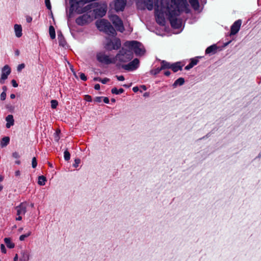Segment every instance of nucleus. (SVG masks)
<instances>
[{
  "label": "nucleus",
  "mask_w": 261,
  "mask_h": 261,
  "mask_svg": "<svg viewBox=\"0 0 261 261\" xmlns=\"http://www.w3.org/2000/svg\"><path fill=\"white\" fill-rule=\"evenodd\" d=\"M84 10H85L83 13L91 9H93V14L94 17H101L105 16L107 11V4L106 3H93L85 7H82Z\"/></svg>",
  "instance_id": "f257e3e1"
},
{
  "label": "nucleus",
  "mask_w": 261,
  "mask_h": 261,
  "mask_svg": "<svg viewBox=\"0 0 261 261\" xmlns=\"http://www.w3.org/2000/svg\"><path fill=\"white\" fill-rule=\"evenodd\" d=\"M131 51L122 48L114 57L115 64L120 65L122 63L129 61L133 58Z\"/></svg>",
  "instance_id": "f03ea898"
},
{
  "label": "nucleus",
  "mask_w": 261,
  "mask_h": 261,
  "mask_svg": "<svg viewBox=\"0 0 261 261\" xmlns=\"http://www.w3.org/2000/svg\"><path fill=\"white\" fill-rule=\"evenodd\" d=\"M96 25L100 31H103L108 35L114 36L116 34L115 29L107 20L101 19L97 20L96 22Z\"/></svg>",
  "instance_id": "7ed1b4c3"
},
{
  "label": "nucleus",
  "mask_w": 261,
  "mask_h": 261,
  "mask_svg": "<svg viewBox=\"0 0 261 261\" xmlns=\"http://www.w3.org/2000/svg\"><path fill=\"white\" fill-rule=\"evenodd\" d=\"M96 58L97 61L103 65L114 64V57L106 54L105 51H101L97 53Z\"/></svg>",
  "instance_id": "20e7f679"
},
{
  "label": "nucleus",
  "mask_w": 261,
  "mask_h": 261,
  "mask_svg": "<svg viewBox=\"0 0 261 261\" xmlns=\"http://www.w3.org/2000/svg\"><path fill=\"white\" fill-rule=\"evenodd\" d=\"M125 46L133 50L136 55L141 56L144 54L145 49L141 43L136 41H126Z\"/></svg>",
  "instance_id": "39448f33"
},
{
  "label": "nucleus",
  "mask_w": 261,
  "mask_h": 261,
  "mask_svg": "<svg viewBox=\"0 0 261 261\" xmlns=\"http://www.w3.org/2000/svg\"><path fill=\"white\" fill-rule=\"evenodd\" d=\"M110 19L115 25L116 30L120 32L124 31L123 23L121 19L116 15H112L110 17Z\"/></svg>",
  "instance_id": "423d86ee"
},
{
  "label": "nucleus",
  "mask_w": 261,
  "mask_h": 261,
  "mask_svg": "<svg viewBox=\"0 0 261 261\" xmlns=\"http://www.w3.org/2000/svg\"><path fill=\"white\" fill-rule=\"evenodd\" d=\"M121 46V41L119 38H115L108 41L106 48L110 50H117Z\"/></svg>",
  "instance_id": "0eeeda50"
},
{
  "label": "nucleus",
  "mask_w": 261,
  "mask_h": 261,
  "mask_svg": "<svg viewBox=\"0 0 261 261\" xmlns=\"http://www.w3.org/2000/svg\"><path fill=\"white\" fill-rule=\"evenodd\" d=\"M93 15L91 16L90 14L86 13L77 17L75 20V22L79 25H83L91 22L93 20Z\"/></svg>",
  "instance_id": "6e6552de"
},
{
  "label": "nucleus",
  "mask_w": 261,
  "mask_h": 261,
  "mask_svg": "<svg viewBox=\"0 0 261 261\" xmlns=\"http://www.w3.org/2000/svg\"><path fill=\"white\" fill-rule=\"evenodd\" d=\"M139 65V60L138 59H135L133 61L128 64L122 65V68L126 70L133 71L136 70Z\"/></svg>",
  "instance_id": "1a4fd4ad"
},
{
  "label": "nucleus",
  "mask_w": 261,
  "mask_h": 261,
  "mask_svg": "<svg viewBox=\"0 0 261 261\" xmlns=\"http://www.w3.org/2000/svg\"><path fill=\"white\" fill-rule=\"evenodd\" d=\"M11 73V68L10 67L6 65L2 69V73L0 79V83L3 84L4 83L5 81L8 78V76Z\"/></svg>",
  "instance_id": "9d476101"
},
{
  "label": "nucleus",
  "mask_w": 261,
  "mask_h": 261,
  "mask_svg": "<svg viewBox=\"0 0 261 261\" xmlns=\"http://www.w3.org/2000/svg\"><path fill=\"white\" fill-rule=\"evenodd\" d=\"M126 0H115L114 8L116 11H123L126 5Z\"/></svg>",
  "instance_id": "9b49d317"
},
{
  "label": "nucleus",
  "mask_w": 261,
  "mask_h": 261,
  "mask_svg": "<svg viewBox=\"0 0 261 261\" xmlns=\"http://www.w3.org/2000/svg\"><path fill=\"white\" fill-rule=\"evenodd\" d=\"M242 24L241 20L236 21L231 27L230 35H235L239 31Z\"/></svg>",
  "instance_id": "f8f14e48"
},
{
  "label": "nucleus",
  "mask_w": 261,
  "mask_h": 261,
  "mask_svg": "<svg viewBox=\"0 0 261 261\" xmlns=\"http://www.w3.org/2000/svg\"><path fill=\"white\" fill-rule=\"evenodd\" d=\"M17 211V215H23L26 212V205L23 203L15 207Z\"/></svg>",
  "instance_id": "ddd939ff"
},
{
  "label": "nucleus",
  "mask_w": 261,
  "mask_h": 261,
  "mask_svg": "<svg viewBox=\"0 0 261 261\" xmlns=\"http://www.w3.org/2000/svg\"><path fill=\"white\" fill-rule=\"evenodd\" d=\"M182 65H181L180 63L176 62L174 64H171V69L173 72H175L178 70H181L182 69Z\"/></svg>",
  "instance_id": "4468645a"
},
{
  "label": "nucleus",
  "mask_w": 261,
  "mask_h": 261,
  "mask_svg": "<svg viewBox=\"0 0 261 261\" xmlns=\"http://www.w3.org/2000/svg\"><path fill=\"white\" fill-rule=\"evenodd\" d=\"M6 120L7 121L6 127L10 128L11 126L14 125L13 116L12 115H9L7 116Z\"/></svg>",
  "instance_id": "2eb2a0df"
},
{
  "label": "nucleus",
  "mask_w": 261,
  "mask_h": 261,
  "mask_svg": "<svg viewBox=\"0 0 261 261\" xmlns=\"http://www.w3.org/2000/svg\"><path fill=\"white\" fill-rule=\"evenodd\" d=\"M217 49V47L216 45H213L208 47L205 50L206 54H214Z\"/></svg>",
  "instance_id": "dca6fc26"
},
{
  "label": "nucleus",
  "mask_w": 261,
  "mask_h": 261,
  "mask_svg": "<svg viewBox=\"0 0 261 261\" xmlns=\"http://www.w3.org/2000/svg\"><path fill=\"white\" fill-rule=\"evenodd\" d=\"M10 142V138L9 137H5L3 138L0 142V146L2 148L7 146Z\"/></svg>",
  "instance_id": "f3484780"
},
{
  "label": "nucleus",
  "mask_w": 261,
  "mask_h": 261,
  "mask_svg": "<svg viewBox=\"0 0 261 261\" xmlns=\"http://www.w3.org/2000/svg\"><path fill=\"white\" fill-rule=\"evenodd\" d=\"M14 30L16 36L17 37H20L22 36V28L20 25L15 24Z\"/></svg>",
  "instance_id": "a211bd4d"
},
{
  "label": "nucleus",
  "mask_w": 261,
  "mask_h": 261,
  "mask_svg": "<svg viewBox=\"0 0 261 261\" xmlns=\"http://www.w3.org/2000/svg\"><path fill=\"white\" fill-rule=\"evenodd\" d=\"M198 62V60L196 59H192L190 62V63L185 67V69L188 70L194 67L195 65H197Z\"/></svg>",
  "instance_id": "6ab92c4d"
},
{
  "label": "nucleus",
  "mask_w": 261,
  "mask_h": 261,
  "mask_svg": "<svg viewBox=\"0 0 261 261\" xmlns=\"http://www.w3.org/2000/svg\"><path fill=\"white\" fill-rule=\"evenodd\" d=\"M192 7L195 10H198L199 8V4L198 0H189Z\"/></svg>",
  "instance_id": "aec40b11"
},
{
  "label": "nucleus",
  "mask_w": 261,
  "mask_h": 261,
  "mask_svg": "<svg viewBox=\"0 0 261 261\" xmlns=\"http://www.w3.org/2000/svg\"><path fill=\"white\" fill-rule=\"evenodd\" d=\"M5 243L7 245V247L9 248H13L15 246V244L13 243L10 238H6L4 239Z\"/></svg>",
  "instance_id": "412c9836"
},
{
  "label": "nucleus",
  "mask_w": 261,
  "mask_h": 261,
  "mask_svg": "<svg viewBox=\"0 0 261 261\" xmlns=\"http://www.w3.org/2000/svg\"><path fill=\"white\" fill-rule=\"evenodd\" d=\"M161 69H171V64L170 63H168L165 61H162L161 63Z\"/></svg>",
  "instance_id": "4be33fe9"
},
{
  "label": "nucleus",
  "mask_w": 261,
  "mask_h": 261,
  "mask_svg": "<svg viewBox=\"0 0 261 261\" xmlns=\"http://www.w3.org/2000/svg\"><path fill=\"white\" fill-rule=\"evenodd\" d=\"M49 33L50 38L52 39H54L56 37V33H55V30L53 26L50 25L49 28Z\"/></svg>",
  "instance_id": "5701e85b"
},
{
  "label": "nucleus",
  "mask_w": 261,
  "mask_h": 261,
  "mask_svg": "<svg viewBox=\"0 0 261 261\" xmlns=\"http://www.w3.org/2000/svg\"><path fill=\"white\" fill-rule=\"evenodd\" d=\"M46 178L43 176H40L38 177V183L40 186H43L45 184Z\"/></svg>",
  "instance_id": "b1692460"
},
{
  "label": "nucleus",
  "mask_w": 261,
  "mask_h": 261,
  "mask_svg": "<svg viewBox=\"0 0 261 261\" xmlns=\"http://www.w3.org/2000/svg\"><path fill=\"white\" fill-rule=\"evenodd\" d=\"M185 82V80L182 77H180L179 79H178L177 80H176L175 82L174 83V84L173 85L176 86L177 85H182L184 84Z\"/></svg>",
  "instance_id": "393cba45"
},
{
  "label": "nucleus",
  "mask_w": 261,
  "mask_h": 261,
  "mask_svg": "<svg viewBox=\"0 0 261 261\" xmlns=\"http://www.w3.org/2000/svg\"><path fill=\"white\" fill-rule=\"evenodd\" d=\"M111 92L113 94H119L122 93L124 92V90L122 88L117 89L116 88H114L112 89Z\"/></svg>",
  "instance_id": "a878e982"
},
{
  "label": "nucleus",
  "mask_w": 261,
  "mask_h": 261,
  "mask_svg": "<svg viewBox=\"0 0 261 261\" xmlns=\"http://www.w3.org/2000/svg\"><path fill=\"white\" fill-rule=\"evenodd\" d=\"M94 80L100 82L102 84H106L107 82L110 81V79L107 78V77H105V78L102 79L100 78V77H96V78L94 79Z\"/></svg>",
  "instance_id": "bb28decb"
},
{
  "label": "nucleus",
  "mask_w": 261,
  "mask_h": 261,
  "mask_svg": "<svg viewBox=\"0 0 261 261\" xmlns=\"http://www.w3.org/2000/svg\"><path fill=\"white\" fill-rule=\"evenodd\" d=\"M31 232L30 231V232H28L27 233H25L24 234H22L20 236L19 240L20 241H23V240H24L25 238L29 237L31 235Z\"/></svg>",
  "instance_id": "cd10ccee"
},
{
  "label": "nucleus",
  "mask_w": 261,
  "mask_h": 261,
  "mask_svg": "<svg viewBox=\"0 0 261 261\" xmlns=\"http://www.w3.org/2000/svg\"><path fill=\"white\" fill-rule=\"evenodd\" d=\"M51 107L52 109H56L58 105V102L56 100H51Z\"/></svg>",
  "instance_id": "c85d7f7f"
},
{
  "label": "nucleus",
  "mask_w": 261,
  "mask_h": 261,
  "mask_svg": "<svg viewBox=\"0 0 261 261\" xmlns=\"http://www.w3.org/2000/svg\"><path fill=\"white\" fill-rule=\"evenodd\" d=\"M58 39H59L60 45L64 46L65 41L62 40V38H63L62 35L61 34L60 35L58 34Z\"/></svg>",
  "instance_id": "c756f323"
},
{
  "label": "nucleus",
  "mask_w": 261,
  "mask_h": 261,
  "mask_svg": "<svg viewBox=\"0 0 261 261\" xmlns=\"http://www.w3.org/2000/svg\"><path fill=\"white\" fill-rule=\"evenodd\" d=\"M64 157L66 161H68L70 159V154L67 150L64 151Z\"/></svg>",
  "instance_id": "7c9ffc66"
},
{
  "label": "nucleus",
  "mask_w": 261,
  "mask_h": 261,
  "mask_svg": "<svg viewBox=\"0 0 261 261\" xmlns=\"http://www.w3.org/2000/svg\"><path fill=\"white\" fill-rule=\"evenodd\" d=\"M29 260V255L27 253H23L22 258H20V261H28Z\"/></svg>",
  "instance_id": "2f4dec72"
},
{
  "label": "nucleus",
  "mask_w": 261,
  "mask_h": 261,
  "mask_svg": "<svg viewBox=\"0 0 261 261\" xmlns=\"http://www.w3.org/2000/svg\"><path fill=\"white\" fill-rule=\"evenodd\" d=\"M32 164L33 168H35L36 167V166L37 165V162L36 158L35 157H34L33 158Z\"/></svg>",
  "instance_id": "473e14b6"
},
{
  "label": "nucleus",
  "mask_w": 261,
  "mask_h": 261,
  "mask_svg": "<svg viewBox=\"0 0 261 261\" xmlns=\"http://www.w3.org/2000/svg\"><path fill=\"white\" fill-rule=\"evenodd\" d=\"M25 67V65L23 63L19 64L17 67V71L20 72L22 69Z\"/></svg>",
  "instance_id": "72a5a7b5"
},
{
  "label": "nucleus",
  "mask_w": 261,
  "mask_h": 261,
  "mask_svg": "<svg viewBox=\"0 0 261 261\" xmlns=\"http://www.w3.org/2000/svg\"><path fill=\"white\" fill-rule=\"evenodd\" d=\"M80 77L82 80L84 81H86L87 80V77L83 73H80Z\"/></svg>",
  "instance_id": "f704fd0d"
},
{
  "label": "nucleus",
  "mask_w": 261,
  "mask_h": 261,
  "mask_svg": "<svg viewBox=\"0 0 261 261\" xmlns=\"http://www.w3.org/2000/svg\"><path fill=\"white\" fill-rule=\"evenodd\" d=\"M81 163V160L79 159H76L74 160V164H73V166L75 167H77L79 166V164Z\"/></svg>",
  "instance_id": "c9c22d12"
},
{
  "label": "nucleus",
  "mask_w": 261,
  "mask_h": 261,
  "mask_svg": "<svg viewBox=\"0 0 261 261\" xmlns=\"http://www.w3.org/2000/svg\"><path fill=\"white\" fill-rule=\"evenodd\" d=\"M45 5L48 9H51V5L49 0H45Z\"/></svg>",
  "instance_id": "e433bc0d"
},
{
  "label": "nucleus",
  "mask_w": 261,
  "mask_h": 261,
  "mask_svg": "<svg viewBox=\"0 0 261 261\" xmlns=\"http://www.w3.org/2000/svg\"><path fill=\"white\" fill-rule=\"evenodd\" d=\"M12 155L15 159H18L20 157L19 153L16 152V151L14 152L13 153H12Z\"/></svg>",
  "instance_id": "4c0bfd02"
},
{
  "label": "nucleus",
  "mask_w": 261,
  "mask_h": 261,
  "mask_svg": "<svg viewBox=\"0 0 261 261\" xmlns=\"http://www.w3.org/2000/svg\"><path fill=\"white\" fill-rule=\"evenodd\" d=\"M1 251L4 253H6V249L5 248V246L4 244H1Z\"/></svg>",
  "instance_id": "58836bf2"
},
{
  "label": "nucleus",
  "mask_w": 261,
  "mask_h": 261,
  "mask_svg": "<svg viewBox=\"0 0 261 261\" xmlns=\"http://www.w3.org/2000/svg\"><path fill=\"white\" fill-rule=\"evenodd\" d=\"M85 100L87 101H92V98L91 96L88 95H86L85 96Z\"/></svg>",
  "instance_id": "ea45409f"
},
{
  "label": "nucleus",
  "mask_w": 261,
  "mask_h": 261,
  "mask_svg": "<svg viewBox=\"0 0 261 261\" xmlns=\"http://www.w3.org/2000/svg\"><path fill=\"white\" fill-rule=\"evenodd\" d=\"M116 77L117 78V79L118 81H123L124 80V77L123 75H120V76L116 75Z\"/></svg>",
  "instance_id": "a19ab883"
},
{
  "label": "nucleus",
  "mask_w": 261,
  "mask_h": 261,
  "mask_svg": "<svg viewBox=\"0 0 261 261\" xmlns=\"http://www.w3.org/2000/svg\"><path fill=\"white\" fill-rule=\"evenodd\" d=\"M11 83L14 87H18V84L15 80H12L11 81Z\"/></svg>",
  "instance_id": "79ce46f5"
},
{
  "label": "nucleus",
  "mask_w": 261,
  "mask_h": 261,
  "mask_svg": "<svg viewBox=\"0 0 261 261\" xmlns=\"http://www.w3.org/2000/svg\"><path fill=\"white\" fill-rule=\"evenodd\" d=\"M6 94L5 92H3L1 95V98L2 100H4L6 98Z\"/></svg>",
  "instance_id": "37998d69"
},
{
  "label": "nucleus",
  "mask_w": 261,
  "mask_h": 261,
  "mask_svg": "<svg viewBox=\"0 0 261 261\" xmlns=\"http://www.w3.org/2000/svg\"><path fill=\"white\" fill-rule=\"evenodd\" d=\"M103 101L105 103H108L109 102V99L107 97H105L103 98Z\"/></svg>",
  "instance_id": "c03bdc74"
},
{
  "label": "nucleus",
  "mask_w": 261,
  "mask_h": 261,
  "mask_svg": "<svg viewBox=\"0 0 261 261\" xmlns=\"http://www.w3.org/2000/svg\"><path fill=\"white\" fill-rule=\"evenodd\" d=\"M162 70H163L162 69H161V67L160 68H158L157 69H156L155 70V72H154V74H158Z\"/></svg>",
  "instance_id": "a18cd8bd"
},
{
  "label": "nucleus",
  "mask_w": 261,
  "mask_h": 261,
  "mask_svg": "<svg viewBox=\"0 0 261 261\" xmlns=\"http://www.w3.org/2000/svg\"><path fill=\"white\" fill-rule=\"evenodd\" d=\"M102 98V97H97L95 98V101L98 102H100L101 101Z\"/></svg>",
  "instance_id": "49530a36"
},
{
  "label": "nucleus",
  "mask_w": 261,
  "mask_h": 261,
  "mask_svg": "<svg viewBox=\"0 0 261 261\" xmlns=\"http://www.w3.org/2000/svg\"><path fill=\"white\" fill-rule=\"evenodd\" d=\"M100 87L99 84H96V85H95V86H94V88H95V89H96V90H99V89H100Z\"/></svg>",
  "instance_id": "de8ad7c7"
},
{
  "label": "nucleus",
  "mask_w": 261,
  "mask_h": 261,
  "mask_svg": "<svg viewBox=\"0 0 261 261\" xmlns=\"http://www.w3.org/2000/svg\"><path fill=\"white\" fill-rule=\"evenodd\" d=\"M133 91H134V92H138V90H139V88H138V87H133Z\"/></svg>",
  "instance_id": "09e8293b"
},
{
  "label": "nucleus",
  "mask_w": 261,
  "mask_h": 261,
  "mask_svg": "<svg viewBox=\"0 0 261 261\" xmlns=\"http://www.w3.org/2000/svg\"><path fill=\"white\" fill-rule=\"evenodd\" d=\"M18 217L16 218V220L17 221H20L22 219V217L21 215H17Z\"/></svg>",
  "instance_id": "8fccbe9b"
},
{
  "label": "nucleus",
  "mask_w": 261,
  "mask_h": 261,
  "mask_svg": "<svg viewBox=\"0 0 261 261\" xmlns=\"http://www.w3.org/2000/svg\"><path fill=\"white\" fill-rule=\"evenodd\" d=\"M164 74L166 76H169L170 74V72L169 71H166L164 72Z\"/></svg>",
  "instance_id": "3c124183"
},
{
  "label": "nucleus",
  "mask_w": 261,
  "mask_h": 261,
  "mask_svg": "<svg viewBox=\"0 0 261 261\" xmlns=\"http://www.w3.org/2000/svg\"><path fill=\"white\" fill-rule=\"evenodd\" d=\"M15 174L17 176H19L20 174V172L19 170L16 171L15 172Z\"/></svg>",
  "instance_id": "603ef678"
},
{
  "label": "nucleus",
  "mask_w": 261,
  "mask_h": 261,
  "mask_svg": "<svg viewBox=\"0 0 261 261\" xmlns=\"http://www.w3.org/2000/svg\"><path fill=\"white\" fill-rule=\"evenodd\" d=\"M18 260V255L16 254L14 257V261H17Z\"/></svg>",
  "instance_id": "864d4df0"
},
{
  "label": "nucleus",
  "mask_w": 261,
  "mask_h": 261,
  "mask_svg": "<svg viewBox=\"0 0 261 261\" xmlns=\"http://www.w3.org/2000/svg\"><path fill=\"white\" fill-rule=\"evenodd\" d=\"M10 97L12 99L14 98L15 97V94H11V95H10Z\"/></svg>",
  "instance_id": "5fc2aeb1"
},
{
  "label": "nucleus",
  "mask_w": 261,
  "mask_h": 261,
  "mask_svg": "<svg viewBox=\"0 0 261 261\" xmlns=\"http://www.w3.org/2000/svg\"><path fill=\"white\" fill-rule=\"evenodd\" d=\"M15 163H16V164H18V165H19V164H20V161L19 160L16 161H15Z\"/></svg>",
  "instance_id": "6e6d98bb"
},
{
  "label": "nucleus",
  "mask_w": 261,
  "mask_h": 261,
  "mask_svg": "<svg viewBox=\"0 0 261 261\" xmlns=\"http://www.w3.org/2000/svg\"><path fill=\"white\" fill-rule=\"evenodd\" d=\"M32 20V18H29L27 19L28 22H30Z\"/></svg>",
  "instance_id": "4d7b16f0"
},
{
  "label": "nucleus",
  "mask_w": 261,
  "mask_h": 261,
  "mask_svg": "<svg viewBox=\"0 0 261 261\" xmlns=\"http://www.w3.org/2000/svg\"><path fill=\"white\" fill-rule=\"evenodd\" d=\"M123 86L126 88H128L130 87V85H124Z\"/></svg>",
  "instance_id": "13d9d810"
},
{
  "label": "nucleus",
  "mask_w": 261,
  "mask_h": 261,
  "mask_svg": "<svg viewBox=\"0 0 261 261\" xmlns=\"http://www.w3.org/2000/svg\"><path fill=\"white\" fill-rule=\"evenodd\" d=\"M48 165H49L50 167H53V165H52V164H51L50 163H48Z\"/></svg>",
  "instance_id": "bf43d9fd"
},
{
  "label": "nucleus",
  "mask_w": 261,
  "mask_h": 261,
  "mask_svg": "<svg viewBox=\"0 0 261 261\" xmlns=\"http://www.w3.org/2000/svg\"><path fill=\"white\" fill-rule=\"evenodd\" d=\"M16 54L17 55H19V51L17 50L16 51Z\"/></svg>",
  "instance_id": "052dcab7"
},
{
  "label": "nucleus",
  "mask_w": 261,
  "mask_h": 261,
  "mask_svg": "<svg viewBox=\"0 0 261 261\" xmlns=\"http://www.w3.org/2000/svg\"><path fill=\"white\" fill-rule=\"evenodd\" d=\"M3 180V177H0V181H2Z\"/></svg>",
  "instance_id": "680f3d73"
},
{
  "label": "nucleus",
  "mask_w": 261,
  "mask_h": 261,
  "mask_svg": "<svg viewBox=\"0 0 261 261\" xmlns=\"http://www.w3.org/2000/svg\"><path fill=\"white\" fill-rule=\"evenodd\" d=\"M143 89H144V90H146L145 86H143Z\"/></svg>",
  "instance_id": "e2e57ef3"
},
{
  "label": "nucleus",
  "mask_w": 261,
  "mask_h": 261,
  "mask_svg": "<svg viewBox=\"0 0 261 261\" xmlns=\"http://www.w3.org/2000/svg\"><path fill=\"white\" fill-rule=\"evenodd\" d=\"M3 187L2 186H0V191L2 190Z\"/></svg>",
  "instance_id": "0e129e2a"
},
{
  "label": "nucleus",
  "mask_w": 261,
  "mask_h": 261,
  "mask_svg": "<svg viewBox=\"0 0 261 261\" xmlns=\"http://www.w3.org/2000/svg\"><path fill=\"white\" fill-rule=\"evenodd\" d=\"M146 93L144 94V96H146Z\"/></svg>",
  "instance_id": "69168bd1"
}]
</instances>
